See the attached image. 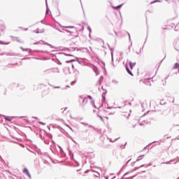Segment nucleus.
Listing matches in <instances>:
<instances>
[{
	"label": "nucleus",
	"mask_w": 179,
	"mask_h": 179,
	"mask_svg": "<svg viewBox=\"0 0 179 179\" xmlns=\"http://www.w3.org/2000/svg\"><path fill=\"white\" fill-rule=\"evenodd\" d=\"M149 166H152V163H150L148 164H142L141 166H136L135 167L134 169H131V171L125 173L124 175H123V177L122 178H125V176H127V174H129V173H134V171H136V170H138V169H141V167H149Z\"/></svg>",
	"instance_id": "1"
},
{
	"label": "nucleus",
	"mask_w": 179,
	"mask_h": 179,
	"mask_svg": "<svg viewBox=\"0 0 179 179\" xmlns=\"http://www.w3.org/2000/svg\"><path fill=\"white\" fill-rule=\"evenodd\" d=\"M92 106H94V108H97V107L94 104V100L92 101Z\"/></svg>",
	"instance_id": "45"
},
{
	"label": "nucleus",
	"mask_w": 179,
	"mask_h": 179,
	"mask_svg": "<svg viewBox=\"0 0 179 179\" xmlns=\"http://www.w3.org/2000/svg\"><path fill=\"white\" fill-rule=\"evenodd\" d=\"M0 44H1L2 45H8V44H10V42H7V43H5L4 41H0Z\"/></svg>",
	"instance_id": "28"
},
{
	"label": "nucleus",
	"mask_w": 179,
	"mask_h": 179,
	"mask_svg": "<svg viewBox=\"0 0 179 179\" xmlns=\"http://www.w3.org/2000/svg\"><path fill=\"white\" fill-rule=\"evenodd\" d=\"M164 138H165V139H169L170 137H168L167 135H165Z\"/></svg>",
	"instance_id": "61"
},
{
	"label": "nucleus",
	"mask_w": 179,
	"mask_h": 179,
	"mask_svg": "<svg viewBox=\"0 0 179 179\" xmlns=\"http://www.w3.org/2000/svg\"><path fill=\"white\" fill-rule=\"evenodd\" d=\"M127 34L129 36V41L131 43V45L129 46V51L131 50V47H132V41L131 40V35L129 33L127 32Z\"/></svg>",
	"instance_id": "18"
},
{
	"label": "nucleus",
	"mask_w": 179,
	"mask_h": 179,
	"mask_svg": "<svg viewBox=\"0 0 179 179\" xmlns=\"http://www.w3.org/2000/svg\"><path fill=\"white\" fill-rule=\"evenodd\" d=\"M102 94H104V95L107 94V90H103V92L102 93Z\"/></svg>",
	"instance_id": "49"
},
{
	"label": "nucleus",
	"mask_w": 179,
	"mask_h": 179,
	"mask_svg": "<svg viewBox=\"0 0 179 179\" xmlns=\"http://www.w3.org/2000/svg\"><path fill=\"white\" fill-rule=\"evenodd\" d=\"M85 99H87V100H92V99H93V97H92V96H90V95H87V97H85Z\"/></svg>",
	"instance_id": "38"
},
{
	"label": "nucleus",
	"mask_w": 179,
	"mask_h": 179,
	"mask_svg": "<svg viewBox=\"0 0 179 179\" xmlns=\"http://www.w3.org/2000/svg\"><path fill=\"white\" fill-rule=\"evenodd\" d=\"M112 83H113L114 85H117L119 83V82L117 80H113Z\"/></svg>",
	"instance_id": "35"
},
{
	"label": "nucleus",
	"mask_w": 179,
	"mask_h": 179,
	"mask_svg": "<svg viewBox=\"0 0 179 179\" xmlns=\"http://www.w3.org/2000/svg\"><path fill=\"white\" fill-rule=\"evenodd\" d=\"M56 62L58 65H62V62H61L58 59H56Z\"/></svg>",
	"instance_id": "36"
},
{
	"label": "nucleus",
	"mask_w": 179,
	"mask_h": 179,
	"mask_svg": "<svg viewBox=\"0 0 179 179\" xmlns=\"http://www.w3.org/2000/svg\"><path fill=\"white\" fill-rule=\"evenodd\" d=\"M108 47L110 51V54H111V62L113 66H115L114 65V48H111V46H110V44L108 43Z\"/></svg>",
	"instance_id": "2"
},
{
	"label": "nucleus",
	"mask_w": 179,
	"mask_h": 179,
	"mask_svg": "<svg viewBox=\"0 0 179 179\" xmlns=\"http://www.w3.org/2000/svg\"><path fill=\"white\" fill-rule=\"evenodd\" d=\"M6 55H7V57H13V56L16 55V54L12 53V52H8V53H6Z\"/></svg>",
	"instance_id": "26"
},
{
	"label": "nucleus",
	"mask_w": 179,
	"mask_h": 179,
	"mask_svg": "<svg viewBox=\"0 0 179 179\" xmlns=\"http://www.w3.org/2000/svg\"><path fill=\"white\" fill-rule=\"evenodd\" d=\"M129 162H131V159H129V160L126 162V164H125V165H124V166H127V165H128V163H129Z\"/></svg>",
	"instance_id": "53"
},
{
	"label": "nucleus",
	"mask_w": 179,
	"mask_h": 179,
	"mask_svg": "<svg viewBox=\"0 0 179 179\" xmlns=\"http://www.w3.org/2000/svg\"><path fill=\"white\" fill-rule=\"evenodd\" d=\"M102 94H104V95L107 94V90H103V92L102 93Z\"/></svg>",
	"instance_id": "50"
},
{
	"label": "nucleus",
	"mask_w": 179,
	"mask_h": 179,
	"mask_svg": "<svg viewBox=\"0 0 179 179\" xmlns=\"http://www.w3.org/2000/svg\"><path fill=\"white\" fill-rule=\"evenodd\" d=\"M38 155L41 156V159H44V157H47V153L46 152H42L41 151H39L38 152Z\"/></svg>",
	"instance_id": "10"
},
{
	"label": "nucleus",
	"mask_w": 179,
	"mask_h": 179,
	"mask_svg": "<svg viewBox=\"0 0 179 179\" xmlns=\"http://www.w3.org/2000/svg\"><path fill=\"white\" fill-rule=\"evenodd\" d=\"M22 173H24V174H29V169H27V168H24V169H23V171H22Z\"/></svg>",
	"instance_id": "30"
},
{
	"label": "nucleus",
	"mask_w": 179,
	"mask_h": 179,
	"mask_svg": "<svg viewBox=\"0 0 179 179\" xmlns=\"http://www.w3.org/2000/svg\"><path fill=\"white\" fill-rule=\"evenodd\" d=\"M47 136H48V138H49L50 139H52V134L48 133V134H47Z\"/></svg>",
	"instance_id": "37"
},
{
	"label": "nucleus",
	"mask_w": 179,
	"mask_h": 179,
	"mask_svg": "<svg viewBox=\"0 0 179 179\" xmlns=\"http://www.w3.org/2000/svg\"><path fill=\"white\" fill-rule=\"evenodd\" d=\"M39 136H40L41 141H43V142L45 145H50V141L48 140H45V138L44 136H43L42 134H40Z\"/></svg>",
	"instance_id": "8"
},
{
	"label": "nucleus",
	"mask_w": 179,
	"mask_h": 179,
	"mask_svg": "<svg viewBox=\"0 0 179 179\" xmlns=\"http://www.w3.org/2000/svg\"><path fill=\"white\" fill-rule=\"evenodd\" d=\"M27 176H28V177H29V178H31V175H30V173H28L27 174Z\"/></svg>",
	"instance_id": "55"
},
{
	"label": "nucleus",
	"mask_w": 179,
	"mask_h": 179,
	"mask_svg": "<svg viewBox=\"0 0 179 179\" xmlns=\"http://www.w3.org/2000/svg\"><path fill=\"white\" fill-rule=\"evenodd\" d=\"M1 117H4V120H6V121H8V122L12 121V118H10V117H9V116H5L3 115H1ZM1 117H0V118H1Z\"/></svg>",
	"instance_id": "17"
},
{
	"label": "nucleus",
	"mask_w": 179,
	"mask_h": 179,
	"mask_svg": "<svg viewBox=\"0 0 179 179\" xmlns=\"http://www.w3.org/2000/svg\"><path fill=\"white\" fill-rule=\"evenodd\" d=\"M123 6H124V3H122V4H120V5L117 6L115 7V8H116L117 10L121 9V8H122Z\"/></svg>",
	"instance_id": "33"
},
{
	"label": "nucleus",
	"mask_w": 179,
	"mask_h": 179,
	"mask_svg": "<svg viewBox=\"0 0 179 179\" xmlns=\"http://www.w3.org/2000/svg\"><path fill=\"white\" fill-rule=\"evenodd\" d=\"M48 13H50V8H48V7H47L46 11H45V15H48Z\"/></svg>",
	"instance_id": "40"
},
{
	"label": "nucleus",
	"mask_w": 179,
	"mask_h": 179,
	"mask_svg": "<svg viewBox=\"0 0 179 179\" xmlns=\"http://www.w3.org/2000/svg\"><path fill=\"white\" fill-rule=\"evenodd\" d=\"M174 162H176V159H171V160H170V161H169V162H165L164 164H173V163H174Z\"/></svg>",
	"instance_id": "24"
},
{
	"label": "nucleus",
	"mask_w": 179,
	"mask_h": 179,
	"mask_svg": "<svg viewBox=\"0 0 179 179\" xmlns=\"http://www.w3.org/2000/svg\"><path fill=\"white\" fill-rule=\"evenodd\" d=\"M156 2H160V1L159 0H155L152 2H151V3H156Z\"/></svg>",
	"instance_id": "51"
},
{
	"label": "nucleus",
	"mask_w": 179,
	"mask_h": 179,
	"mask_svg": "<svg viewBox=\"0 0 179 179\" xmlns=\"http://www.w3.org/2000/svg\"><path fill=\"white\" fill-rule=\"evenodd\" d=\"M53 89H61L60 86H54Z\"/></svg>",
	"instance_id": "46"
},
{
	"label": "nucleus",
	"mask_w": 179,
	"mask_h": 179,
	"mask_svg": "<svg viewBox=\"0 0 179 179\" xmlns=\"http://www.w3.org/2000/svg\"><path fill=\"white\" fill-rule=\"evenodd\" d=\"M58 55H65L66 57H75L73 55H69L66 53H62V52H59L57 53Z\"/></svg>",
	"instance_id": "20"
},
{
	"label": "nucleus",
	"mask_w": 179,
	"mask_h": 179,
	"mask_svg": "<svg viewBox=\"0 0 179 179\" xmlns=\"http://www.w3.org/2000/svg\"><path fill=\"white\" fill-rule=\"evenodd\" d=\"M97 117H99L100 118V120H101V121H103V117L100 115H99V114H97Z\"/></svg>",
	"instance_id": "57"
},
{
	"label": "nucleus",
	"mask_w": 179,
	"mask_h": 179,
	"mask_svg": "<svg viewBox=\"0 0 179 179\" xmlns=\"http://www.w3.org/2000/svg\"><path fill=\"white\" fill-rule=\"evenodd\" d=\"M81 100H83V102H82V106L83 107L86 106V104H87V103L89 102V99H87V98L85 97L83 98V96H80V99H79V101H80Z\"/></svg>",
	"instance_id": "5"
},
{
	"label": "nucleus",
	"mask_w": 179,
	"mask_h": 179,
	"mask_svg": "<svg viewBox=\"0 0 179 179\" xmlns=\"http://www.w3.org/2000/svg\"><path fill=\"white\" fill-rule=\"evenodd\" d=\"M107 139L110 141V142H114V141H113L112 139H110V138H108V136H106Z\"/></svg>",
	"instance_id": "56"
},
{
	"label": "nucleus",
	"mask_w": 179,
	"mask_h": 179,
	"mask_svg": "<svg viewBox=\"0 0 179 179\" xmlns=\"http://www.w3.org/2000/svg\"><path fill=\"white\" fill-rule=\"evenodd\" d=\"M94 71L95 72L96 75L98 76V75H100V72L99 71V69H97L96 66H95L94 68Z\"/></svg>",
	"instance_id": "21"
},
{
	"label": "nucleus",
	"mask_w": 179,
	"mask_h": 179,
	"mask_svg": "<svg viewBox=\"0 0 179 179\" xmlns=\"http://www.w3.org/2000/svg\"><path fill=\"white\" fill-rule=\"evenodd\" d=\"M101 96H102V104L100 107H103V106H104V103H106V95L102 94Z\"/></svg>",
	"instance_id": "19"
},
{
	"label": "nucleus",
	"mask_w": 179,
	"mask_h": 179,
	"mask_svg": "<svg viewBox=\"0 0 179 179\" xmlns=\"http://www.w3.org/2000/svg\"><path fill=\"white\" fill-rule=\"evenodd\" d=\"M128 104V101H124V106H127Z\"/></svg>",
	"instance_id": "62"
},
{
	"label": "nucleus",
	"mask_w": 179,
	"mask_h": 179,
	"mask_svg": "<svg viewBox=\"0 0 179 179\" xmlns=\"http://www.w3.org/2000/svg\"><path fill=\"white\" fill-rule=\"evenodd\" d=\"M41 43H43V44H44L45 45H48L49 47H50V48H55V50H57V48H55V46H54L44 41H38V42L34 43V44L36 45L37 44H41Z\"/></svg>",
	"instance_id": "3"
},
{
	"label": "nucleus",
	"mask_w": 179,
	"mask_h": 179,
	"mask_svg": "<svg viewBox=\"0 0 179 179\" xmlns=\"http://www.w3.org/2000/svg\"><path fill=\"white\" fill-rule=\"evenodd\" d=\"M94 131H96V134H101V129L93 127Z\"/></svg>",
	"instance_id": "22"
},
{
	"label": "nucleus",
	"mask_w": 179,
	"mask_h": 179,
	"mask_svg": "<svg viewBox=\"0 0 179 179\" xmlns=\"http://www.w3.org/2000/svg\"><path fill=\"white\" fill-rule=\"evenodd\" d=\"M17 87H19L20 90H24V89H25L26 87H24V85L23 84L18 83L17 84Z\"/></svg>",
	"instance_id": "16"
},
{
	"label": "nucleus",
	"mask_w": 179,
	"mask_h": 179,
	"mask_svg": "<svg viewBox=\"0 0 179 179\" xmlns=\"http://www.w3.org/2000/svg\"><path fill=\"white\" fill-rule=\"evenodd\" d=\"M44 31H45V29H44L40 30V29L38 28V29H36V34H40V33H44Z\"/></svg>",
	"instance_id": "23"
},
{
	"label": "nucleus",
	"mask_w": 179,
	"mask_h": 179,
	"mask_svg": "<svg viewBox=\"0 0 179 179\" xmlns=\"http://www.w3.org/2000/svg\"><path fill=\"white\" fill-rule=\"evenodd\" d=\"M87 29L89 33H92V28L90 27V26H88Z\"/></svg>",
	"instance_id": "41"
},
{
	"label": "nucleus",
	"mask_w": 179,
	"mask_h": 179,
	"mask_svg": "<svg viewBox=\"0 0 179 179\" xmlns=\"http://www.w3.org/2000/svg\"><path fill=\"white\" fill-rule=\"evenodd\" d=\"M0 55H6V52L1 53Z\"/></svg>",
	"instance_id": "63"
},
{
	"label": "nucleus",
	"mask_w": 179,
	"mask_h": 179,
	"mask_svg": "<svg viewBox=\"0 0 179 179\" xmlns=\"http://www.w3.org/2000/svg\"><path fill=\"white\" fill-rule=\"evenodd\" d=\"M60 149V155L61 157H66V154L64 152V150H62V148L59 147Z\"/></svg>",
	"instance_id": "11"
},
{
	"label": "nucleus",
	"mask_w": 179,
	"mask_h": 179,
	"mask_svg": "<svg viewBox=\"0 0 179 179\" xmlns=\"http://www.w3.org/2000/svg\"><path fill=\"white\" fill-rule=\"evenodd\" d=\"M39 124H41V125H45V123H44L43 122H39Z\"/></svg>",
	"instance_id": "59"
},
{
	"label": "nucleus",
	"mask_w": 179,
	"mask_h": 179,
	"mask_svg": "<svg viewBox=\"0 0 179 179\" xmlns=\"http://www.w3.org/2000/svg\"><path fill=\"white\" fill-rule=\"evenodd\" d=\"M76 62V59H71V60H67L66 61V64H72V62Z\"/></svg>",
	"instance_id": "31"
},
{
	"label": "nucleus",
	"mask_w": 179,
	"mask_h": 179,
	"mask_svg": "<svg viewBox=\"0 0 179 179\" xmlns=\"http://www.w3.org/2000/svg\"><path fill=\"white\" fill-rule=\"evenodd\" d=\"M70 155L71 157V160H73V153L71 152Z\"/></svg>",
	"instance_id": "47"
},
{
	"label": "nucleus",
	"mask_w": 179,
	"mask_h": 179,
	"mask_svg": "<svg viewBox=\"0 0 179 179\" xmlns=\"http://www.w3.org/2000/svg\"><path fill=\"white\" fill-rule=\"evenodd\" d=\"M125 145H127V142L124 143V145H120L121 149H125Z\"/></svg>",
	"instance_id": "44"
},
{
	"label": "nucleus",
	"mask_w": 179,
	"mask_h": 179,
	"mask_svg": "<svg viewBox=\"0 0 179 179\" xmlns=\"http://www.w3.org/2000/svg\"><path fill=\"white\" fill-rule=\"evenodd\" d=\"M125 68H126V71H127V73H129V75H130L131 76H134V73L129 69V67L128 66V64H125Z\"/></svg>",
	"instance_id": "9"
},
{
	"label": "nucleus",
	"mask_w": 179,
	"mask_h": 179,
	"mask_svg": "<svg viewBox=\"0 0 179 179\" xmlns=\"http://www.w3.org/2000/svg\"><path fill=\"white\" fill-rule=\"evenodd\" d=\"M20 48L22 50V51L24 52V51H29V52H30L31 51V50L28 49V48H24L23 47H20Z\"/></svg>",
	"instance_id": "25"
},
{
	"label": "nucleus",
	"mask_w": 179,
	"mask_h": 179,
	"mask_svg": "<svg viewBox=\"0 0 179 179\" xmlns=\"http://www.w3.org/2000/svg\"><path fill=\"white\" fill-rule=\"evenodd\" d=\"M129 65L130 69H134V66L136 65V62L132 63V62L129 61Z\"/></svg>",
	"instance_id": "14"
},
{
	"label": "nucleus",
	"mask_w": 179,
	"mask_h": 179,
	"mask_svg": "<svg viewBox=\"0 0 179 179\" xmlns=\"http://www.w3.org/2000/svg\"><path fill=\"white\" fill-rule=\"evenodd\" d=\"M99 41H101V43H103V44H104V41L101 38H99Z\"/></svg>",
	"instance_id": "52"
},
{
	"label": "nucleus",
	"mask_w": 179,
	"mask_h": 179,
	"mask_svg": "<svg viewBox=\"0 0 179 179\" xmlns=\"http://www.w3.org/2000/svg\"><path fill=\"white\" fill-rule=\"evenodd\" d=\"M11 38H13V41H17V43H22L19 37L10 36Z\"/></svg>",
	"instance_id": "12"
},
{
	"label": "nucleus",
	"mask_w": 179,
	"mask_h": 179,
	"mask_svg": "<svg viewBox=\"0 0 179 179\" xmlns=\"http://www.w3.org/2000/svg\"><path fill=\"white\" fill-rule=\"evenodd\" d=\"M41 23H42V24H47V23H45V22H44V20H42L41 21Z\"/></svg>",
	"instance_id": "48"
},
{
	"label": "nucleus",
	"mask_w": 179,
	"mask_h": 179,
	"mask_svg": "<svg viewBox=\"0 0 179 179\" xmlns=\"http://www.w3.org/2000/svg\"><path fill=\"white\" fill-rule=\"evenodd\" d=\"M141 160H142V157L137 159L136 162H141Z\"/></svg>",
	"instance_id": "54"
},
{
	"label": "nucleus",
	"mask_w": 179,
	"mask_h": 179,
	"mask_svg": "<svg viewBox=\"0 0 179 179\" xmlns=\"http://www.w3.org/2000/svg\"><path fill=\"white\" fill-rule=\"evenodd\" d=\"M103 80H104V76H101L99 78L98 82L96 83V86H97V85H101V83H103Z\"/></svg>",
	"instance_id": "15"
},
{
	"label": "nucleus",
	"mask_w": 179,
	"mask_h": 179,
	"mask_svg": "<svg viewBox=\"0 0 179 179\" xmlns=\"http://www.w3.org/2000/svg\"><path fill=\"white\" fill-rule=\"evenodd\" d=\"M52 72L54 71L51 69H46L42 72V75H48L50 73H52Z\"/></svg>",
	"instance_id": "7"
},
{
	"label": "nucleus",
	"mask_w": 179,
	"mask_h": 179,
	"mask_svg": "<svg viewBox=\"0 0 179 179\" xmlns=\"http://www.w3.org/2000/svg\"><path fill=\"white\" fill-rule=\"evenodd\" d=\"M135 163H136V161H135L133 163H131V166H134V164H135Z\"/></svg>",
	"instance_id": "64"
},
{
	"label": "nucleus",
	"mask_w": 179,
	"mask_h": 179,
	"mask_svg": "<svg viewBox=\"0 0 179 179\" xmlns=\"http://www.w3.org/2000/svg\"><path fill=\"white\" fill-rule=\"evenodd\" d=\"M149 113H150V110H148L146 113H144V115H148V114H149Z\"/></svg>",
	"instance_id": "60"
},
{
	"label": "nucleus",
	"mask_w": 179,
	"mask_h": 179,
	"mask_svg": "<svg viewBox=\"0 0 179 179\" xmlns=\"http://www.w3.org/2000/svg\"><path fill=\"white\" fill-rule=\"evenodd\" d=\"M136 176V175H134V176H130L129 178H127V179H134V178H135Z\"/></svg>",
	"instance_id": "43"
},
{
	"label": "nucleus",
	"mask_w": 179,
	"mask_h": 179,
	"mask_svg": "<svg viewBox=\"0 0 179 179\" xmlns=\"http://www.w3.org/2000/svg\"><path fill=\"white\" fill-rule=\"evenodd\" d=\"M72 49L74 51H83V52L84 51H89V50H87V48H72Z\"/></svg>",
	"instance_id": "6"
},
{
	"label": "nucleus",
	"mask_w": 179,
	"mask_h": 179,
	"mask_svg": "<svg viewBox=\"0 0 179 179\" xmlns=\"http://www.w3.org/2000/svg\"><path fill=\"white\" fill-rule=\"evenodd\" d=\"M150 79L152 78H149L148 80H145V85H147L148 86H151L152 84H150Z\"/></svg>",
	"instance_id": "27"
},
{
	"label": "nucleus",
	"mask_w": 179,
	"mask_h": 179,
	"mask_svg": "<svg viewBox=\"0 0 179 179\" xmlns=\"http://www.w3.org/2000/svg\"><path fill=\"white\" fill-rule=\"evenodd\" d=\"M179 69V63H176L173 67V69Z\"/></svg>",
	"instance_id": "29"
},
{
	"label": "nucleus",
	"mask_w": 179,
	"mask_h": 179,
	"mask_svg": "<svg viewBox=\"0 0 179 179\" xmlns=\"http://www.w3.org/2000/svg\"><path fill=\"white\" fill-rule=\"evenodd\" d=\"M175 31H179V23L174 28Z\"/></svg>",
	"instance_id": "32"
},
{
	"label": "nucleus",
	"mask_w": 179,
	"mask_h": 179,
	"mask_svg": "<svg viewBox=\"0 0 179 179\" xmlns=\"http://www.w3.org/2000/svg\"><path fill=\"white\" fill-rule=\"evenodd\" d=\"M66 50H68L69 51V49H68L66 48H62V47L59 48L60 51H66Z\"/></svg>",
	"instance_id": "34"
},
{
	"label": "nucleus",
	"mask_w": 179,
	"mask_h": 179,
	"mask_svg": "<svg viewBox=\"0 0 179 179\" xmlns=\"http://www.w3.org/2000/svg\"><path fill=\"white\" fill-rule=\"evenodd\" d=\"M165 59H166V55H165L164 58L162 60L160 61L159 64H162V62H163V61H164Z\"/></svg>",
	"instance_id": "58"
},
{
	"label": "nucleus",
	"mask_w": 179,
	"mask_h": 179,
	"mask_svg": "<svg viewBox=\"0 0 179 179\" xmlns=\"http://www.w3.org/2000/svg\"><path fill=\"white\" fill-rule=\"evenodd\" d=\"M76 82H77L76 80H74L73 81H72V82L71 83V86H73V85H75V84L76 83Z\"/></svg>",
	"instance_id": "42"
},
{
	"label": "nucleus",
	"mask_w": 179,
	"mask_h": 179,
	"mask_svg": "<svg viewBox=\"0 0 179 179\" xmlns=\"http://www.w3.org/2000/svg\"><path fill=\"white\" fill-rule=\"evenodd\" d=\"M62 30H64V31H66V33H69V36H72L73 37H79V34L77 33V34H75V32L74 31H69L68 29H65V28H62Z\"/></svg>",
	"instance_id": "4"
},
{
	"label": "nucleus",
	"mask_w": 179,
	"mask_h": 179,
	"mask_svg": "<svg viewBox=\"0 0 179 179\" xmlns=\"http://www.w3.org/2000/svg\"><path fill=\"white\" fill-rule=\"evenodd\" d=\"M3 29H1V31H5V30H6V27H5V24H3Z\"/></svg>",
	"instance_id": "39"
},
{
	"label": "nucleus",
	"mask_w": 179,
	"mask_h": 179,
	"mask_svg": "<svg viewBox=\"0 0 179 179\" xmlns=\"http://www.w3.org/2000/svg\"><path fill=\"white\" fill-rule=\"evenodd\" d=\"M62 27L63 29H75L76 33H78V29L76 27H75V26H63Z\"/></svg>",
	"instance_id": "13"
}]
</instances>
